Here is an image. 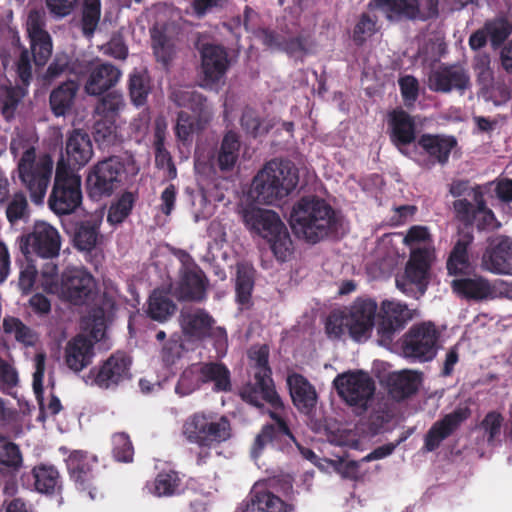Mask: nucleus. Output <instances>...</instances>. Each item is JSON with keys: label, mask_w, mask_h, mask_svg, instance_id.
<instances>
[{"label": "nucleus", "mask_w": 512, "mask_h": 512, "mask_svg": "<svg viewBox=\"0 0 512 512\" xmlns=\"http://www.w3.org/2000/svg\"><path fill=\"white\" fill-rule=\"evenodd\" d=\"M210 382L214 384V391L224 390V366L213 362L193 364L182 372L175 391L180 396H187Z\"/></svg>", "instance_id": "obj_18"}, {"label": "nucleus", "mask_w": 512, "mask_h": 512, "mask_svg": "<svg viewBox=\"0 0 512 512\" xmlns=\"http://www.w3.org/2000/svg\"><path fill=\"white\" fill-rule=\"evenodd\" d=\"M35 489L40 493H54L60 487V476L52 465L40 464L32 469Z\"/></svg>", "instance_id": "obj_45"}, {"label": "nucleus", "mask_w": 512, "mask_h": 512, "mask_svg": "<svg viewBox=\"0 0 512 512\" xmlns=\"http://www.w3.org/2000/svg\"><path fill=\"white\" fill-rule=\"evenodd\" d=\"M97 458L85 451H71L65 458L70 479L80 492H87L89 498H96L97 489L93 487L92 469Z\"/></svg>", "instance_id": "obj_26"}, {"label": "nucleus", "mask_w": 512, "mask_h": 512, "mask_svg": "<svg viewBox=\"0 0 512 512\" xmlns=\"http://www.w3.org/2000/svg\"><path fill=\"white\" fill-rule=\"evenodd\" d=\"M40 280L43 289L48 293L58 295L61 291L62 277L59 278L57 265L54 262L49 261L42 266Z\"/></svg>", "instance_id": "obj_58"}, {"label": "nucleus", "mask_w": 512, "mask_h": 512, "mask_svg": "<svg viewBox=\"0 0 512 512\" xmlns=\"http://www.w3.org/2000/svg\"><path fill=\"white\" fill-rule=\"evenodd\" d=\"M484 27L488 33L491 46L494 49L502 46L512 33V25L503 17L486 21Z\"/></svg>", "instance_id": "obj_51"}, {"label": "nucleus", "mask_w": 512, "mask_h": 512, "mask_svg": "<svg viewBox=\"0 0 512 512\" xmlns=\"http://www.w3.org/2000/svg\"><path fill=\"white\" fill-rule=\"evenodd\" d=\"M418 384L416 372L402 371L391 378L390 392L395 398L404 399L417 392Z\"/></svg>", "instance_id": "obj_48"}, {"label": "nucleus", "mask_w": 512, "mask_h": 512, "mask_svg": "<svg viewBox=\"0 0 512 512\" xmlns=\"http://www.w3.org/2000/svg\"><path fill=\"white\" fill-rule=\"evenodd\" d=\"M349 321V335L356 342L367 341L376 328L378 304L372 298H356L346 310Z\"/></svg>", "instance_id": "obj_19"}, {"label": "nucleus", "mask_w": 512, "mask_h": 512, "mask_svg": "<svg viewBox=\"0 0 512 512\" xmlns=\"http://www.w3.org/2000/svg\"><path fill=\"white\" fill-rule=\"evenodd\" d=\"M416 145L433 163L444 166L452 150L458 146V141L453 135L424 133L418 137Z\"/></svg>", "instance_id": "obj_32"}, {"label": "nucleus", "mask_w": 512, "mask_h": 512, "mask_svg": "<svg viewBox=\"0 0 512 512\" xmlns=\"http://www.w3.org/2000/svg\"><path fill=\"white\" fill-rule=\"evenodd\" d=\"M387 133L390 142L403 155H407V147L417 142L414 118L403 108L398 107L387 115Z\"/></svg>", "instance_id": "obj_25"}, {"label": "nucleus", "mask_w": 512, "mask_h": 512, "mask_svg": "<svg viewBox=\"0 0 512 512\" xmlns=\"http://www.w3.org/2000/svg\"><path fill=\"white\" fill-rule=\"evenodd\" d=\"M113 455L117 461L130 462L134 455V449L129 436L125 433H116L112 437Z\"/></svg>", "instance_id": "obj_61"}, {"label": "nucleus", "mask_w": 512, "mask_h": 512, "mask_svg": "<svg viewBox=\"0 0 512 512\" xmlns=\"http://www.w3.org/2000/svg\"><path fill=\"white\" fill-rule=\"evenodd\" d=\"M101 16L100 0H84L83 3V30L92 34L96 29Z\"/></svg>", "instance_id": "obj_59"}, {"label": "nucleus", "mask_w": 512, "mask_h": 512, "mask_svg": "<svg viewBox=\"0 0 512 512\" xmlns=\"http://www.w3.org/2000/svg\"><path fill=\"white\" fill-rule=\"evenodd\" d=\"M129 94L136 106L144 105L150 92L149 77L145 71H134L129 78Z\"/></svg>", "instance_id": "obj_50"}, {"label": "nucleus", "mask_w": 512, "mask_h": 512, "mask_svg": "<svg viewBox=\"0 0 512 512\" xmlns=\"http://www.w3.org/2000/svg\"><path fill=\"white\" fill-rule=\"evenodd\" d=\"M98 230L94 225L85 223L81 225L75 235L74 242L76 247L82 251H90L97 242Z\"/></svg>", "instance_id": "obj_62"}, {"label": "nucleus", "mask_w": 512, "mask_h": 512, "mask_svg": "<svg viewBox=\"0 0 512 512\" xmlns=\"http://www.w3.org/2000/svg\"><path fill=\"white\" fill-rule=\"evenodd\" d=\"M243 221L251 231L267 240L277 260L284 262L292 254L289 231L276 212L248 207L243 210Z\"/></svg>", "instance_id": "obj_4"}, {"label": "nucleus", "mask_w": 512, "mask_h": 512, "mask_svg": "<svg viewBox=\"0 0 512 512\" xmlns=\"http://www.w3.org/2000/svg\"><path fill=\"white\" fill-rule=\"evenodd\" d=\"M224 77V50L220 45L205 44L201 48V70L199 85L211 91H218Z\"/></svg>", "instance_id": "obj_23"}, {"label": "nucleus", "mask_w": 512, "mask_h": 512, "mask_svg": "<svg viewBox=\"0 0 512 512\" xmlns=\"http://www.w3.org/2000/svg\"><path fill=\"white\" fill-rule=\"evenodd\" d=\"M151 41L157 61L168 64L175 56V44L171 35L170 26L157 23L151 29Z\"/></svg>", "instance_id": "obj_38"}, {"label": "nucleus", "mask_w": 512, "mask_h": 512, "mask_svg": "<svg viewBox=\"0 0 512 512\" xmlns=\"http://www.w3.org/2000/svg\"><path fill=\"white\" fill-rule=\"evenodd\" d=\"M346 330L349 332V321L346 311H332L325 323V331L328 337L339 339Z\"/></svg>", "instance_id": "obj_57"}, {"label": "nucleus", "mask_w": 512, "mask_h": 512, "mask_svg": "<svg viewBox=\"0 0 512 512\" xmlns=\"http://www.w3.org/2000/svg\"><path fill=\"white\" fill-rule=\"evenodd\" d=\"M403 243L411 248L415 245L423 244L422 247H429L432 253L434 252L432 248L433 240L429 228L423 225L411 226L403 239Z\"/></svg>", "instance_id": "obj_60"}, {"label": "nucleus", "mask_w": 512, "mask_h": 512, "mask_svg": "<svg viewBox=\"0 0 512 512\" xmlns=\"http://www.w3.org/2000/svg\"><path fill=\"white\" fill-rule=\"evenodd\" d=\"M289 222L296 237L315 244L336 227L337 219L330 204L318 196L309 195L293 205Z\"/></svg>", "instance_id": "obj_1"}, {"label": "nucleus", "mask_w": 512, "mask_h": 512, "mask_svg": "<svg viewBox=\"0 0 512 512\" xmlns=\"http://www.w3.org/2000/svg\"><path fill=\"white\" fill-rule=\"evenodd\" d=\"M234 512H293V507L263 487H253Z\"/></svg>", "instance_id": "obj_31"}, {"label": "nucleus", "mask_w": 512, "mask_h": 512, "mask_svg": "<svg viewBox=\"0 0 512 512\" xmlns=\"http://www.w3.org/2000/svg\"><path fill=\"white\" fill-rule=\"evenodd\" d=\"M175 310V303L164 290L155 289L150 295L147 313L151 319L164 322L174 314Z\"/></svg>", "instance_id": "obj_44"}, {"label": "nucleus", "mask_w": 512, "mask_h": 512, "mask_svg": "<svg viewBox=\"0 0 512 512\" xmlns=\"http://www.w3.org/2000/svg\"><path fill=\"white\" fill-rule=\"evenodd\" d=\"M482 266L495 274L512 275V242L509 238L502 237L489 245L483 253Z\"/></svg>", "instance_id": "obj_33"}, {"label": "nucleus", "mask_w": 512, "mask_h": 512, "mask_svg": "<svg viewBox=\"0 0 512 512\" xmlns=\"http://www.w3.org/2000/svg\"><path fill=\"white\" fill-rule=\"evenodd\" d=\"M3 330L7 335L14 337L17 342L25 346H34L38 341L37 333L19 318L13 316L4 317Z\"/></svg>", "instance_id": "obj_47"}, {"label": "nucleus", "mask_w": 512, "mask_h": 512, "mask_svg": "<svg viewBox=\"0 0 512 512\" xmlns=\"http://www.w3.org/2000/svg\"><path fill=\"white\" fill-rule=\"evenodd\" d=\"M134 196L130 192L122 194L116 201H114L107 215V221L111 225L122 223L130 214L134 205Z\"/></svg>", "instance_id": "obj_52"}, {"label": "nucleus", "mask_w": 512, "mask_h": 512, "mask_svg": "<svg viewBox=\"0 0 512 512\" xmlns=\"http://www.w3.org/2000/svg\"><path fill=\"white\" fill-rule=\"evenodd\" d=\"M78 84L74 81H67L54 89L50 95V106L55 116H66L72 109Z\"/></svg>", "instance_id": "obj_42"}, {"label": "nucleus", "mask_w": 512, "mask_h": 512, "mask_svg": "<svg viewBox=\"0 0 512 512\" xmlns=\"http://www.w3.org/2000/svg\"><path fill=\"white\" fill-rule=\"evenodd\" d=\"M474 204L466 198L453 202L455 217L466 227L475 225L479 231L494 230L500 227L494 212L488 208L480 185L471 188Z\"/></svg>", "instance_id": "obj_14"}, {"label": "nucleus", "mask_w": 512, "mask_h": 512, "mask_svg": "<svg viewBox=\"0 0 512 512\" xmlns=\"http://www.w3.org/2000/svg\"><path fill=\"white\" fill-rule=\"evenodd\" d=\"M94 288L95 282L91 274L81 268H71L62 274V286L58 296L74 304H81Z\"/></svg>", "instance_id": "obj_29"}, {"label": "nucleus", "mask_w": 512, "mask_h": 512, "mask_svg": "<svg viewBox=\"0 0 512 512\" xmlns=\"http://www.w3.org/2000/svg\"><path fill=\"white\" fill-rule=\"evenodd\" d=\"M377 16H371L363 12L358 17L351 34V39L355 46L362 47L369 38L375 35L379 28L377 26Z\"/></svg>", "instance_id": "obj_49"}, {"label": "nucleus", "mask_w": 512, "mask_h": 512, "mask_svg": "<svg viewBox=\"0 0 512 512\" xmlns=\"http://www.w3.org/2000/svg\"><path fill=\"white\" fill-rule=\"evenodd\" d=\"M22 463L23 458L19 447L8 438L0 435V464L19 469Z\"/></svg>", "instance_id": "obj_55"}, {"label": "nucleus", "mask_w": 512, "mask_h": 512, "mask_svg": "<svg viewBox=\"0 0 512 512\" xmlns=\"http://www.w3.org/2000/svg\"><path fill=\"white\" fill-rule=\"evenodd\" d=\"M60 248L61 237L58 230L45 221H36L32 230L20 240V249L26 257L36 254L52 259L59 255Z\"/></svg>", "instance_id": "obj_16"}, {"label": "nucleus", "mask_w": 512, "mask_h": 512, "mask_svg": "<svg viewBox=\"0 0 512 512\" xmlns=\"http://www.w3.org/2000/svg\"><path fill=\"white\" fill-rule=\"evenodd\" d=\"M7 218L11 223L23 219L28 214V203L24 194L16 193L6 210Z\"/></svg>", "instance_id": "obj_64"}, {"label": "nucleus", "mask_w": 512, "mask_h": 512, "mask_svg": "<svg viewBox=\"0 0 512 512\" xmlns=\"http://www.w3.org/2000/svg\"><path fill=\"white\" fill-rule=\"evenodd\" d=\"M432 250L429 247L411 249L404 274L396 277V286L408 296L419 298L428 287Z\"/></svg>", "instance_id": "obj_13"}, {"label": "nucleus", "mask_w": 512, "mask_h": 512, "mask_svg": "<svg viewBox=\"0 0 512 512\" xmlns=\"http://www.w3.org/2000/svg\"><path fill=\"white\" fill-rule=\"evenodd\" d=\"M468 406H458L451 413L446 414L436 421L428 430L424 438L423 449L433 452L441 443L450 437L471 416Z\"/></svg>", "instance_id": "obj_27"}, {"label": "nucleus", "mask_w": 512, "mask_h": 512, "mask_svg": "<svg viewBox=\"0 0 512 512\" xmlns=\"http://www.w3.org/2000/svg\"><path fill=\"white\" fill-rule=\"evenodd\" d=\"M205 294V282L201 270L183 274L181 277L179 296L187 300H201Z\"/></svg>", "instance_id": "obj_46"}, {"label": "nucleus", "mask_w": 512, "mask_h": 512, "mask_svg": "<svg viewBox=\"0 0 512 512\" xmlns=\"http://www.w3.org/2000/svg\"><path fill=\"white\" fill-rule=\"evenodd\" d=\"M428 86L437 93L456 91L463 95L471 88L470 74L462 64L441 63L430 72Z\"/></svg>", "instance_id": "obj_20"}, {"label": "nucleus", "mask_w": 512, "mask_h": 512, "mask_svg": "<svg viewBox=\"0 0 512 512\" xmlns=\"http://www.w3.org/2000/svg\"><path fill=\"white\" fill-rule=\"evenodd\" d=\"M473 239L474 237L471 233H464L456 241L446 262L449 275H464L470 271L471 264L468 248L472 244Z\"/></svg>", "instance_id": "obj_37"}, {"label": "nucleus", "mask_w": 512, "mask_h": 512, "mask_svg": "<svg viewBox=\"0 0 512 512\" xmlns=\"http://www.w3.org/2000/svg\"><path fill=\"white\" fill-rule=\"evenodd\" d=\"M124 105L122 94L111 92L98 102L95 113L99 117L113 119L123 109Z\"/></svg>", "instance_id": "obj_54"}, {"label": "nucleus", "mask_w": 512, "mask_h": 512, "mask_svg": "<svg viewBox=\"0 0 512 512\" xmlns=\"http://www.w3.org/2000/svg\"><path fill=\"white\" fill-rule=\"evenodd\" d=\"M438 0H370L369 10H381L390 22L428 21L439 16Z\"/></svg>", "instance_id": "obj_8"}, {"label": "nucleus", "mask_w": 512, "mask_h": 512, "mask_svg": "<svg viewBox=\"0 0 512 512\" xmlns=\"http://www.w3.org/2000/svg\"><path fill=\"white\" fill-rule=\"evenodd\" d=\"M451 287L456 294L467 300L481 301L491 298L494 294L490 282L481 276L454 279Z\"/></svg>", "instance_id": "obj_36"}, {"label": "nucleus", "mask_w": 512, "mask_h": 512, "mask_svg": "<svg viewBox=\"0 0 512 512\" xmlns=\"http://www.w3.org/2000/svg\"><path fill=\"white\" fill-rule=\"evenodd\" d=\"M417 316V311L407 304L395 300H383L378 307L376 324L377 343L390 348L396 335Z\"/></svg>", "instance_id": "obj_10"}, {"label": "nucleus", "mask_w": 512, "mask_h": 512, "mask_svg": "<svg viewBox=\"0 0 512 512\" xmlns=\"http://www.w3.org/2000/svg\"><path fill=\"white\" fill-rule=\"evenodd\" d=\"M26 26L34 61L36 65L43 66L52 53L51 38L44 29L45 13L39 10L31 11L28 14Z\"/></svg>", "instance_id": "obj_28"}, {"label": "nucleus", "mask_w": 512, "mask_h": 512, "mask_svg": "<svg viewBox=\"0 0 512 512\" xmlns=\"http://www.w3.org/2000/svg\"><path fill=\"white\" fill-rule=\"evenodd\" d=\"M130 362L122 354L109 357L100 368H93L83 377L84 382L90 386L110 389L118 386L130 377Z\"/></svg>", "instance_id": "obj_22"}, {"label": "nucleus", "mask_w": 512, "mask_h": 512, "mask_svg": "<svg viewBox=\"0 0 512 512\" xmlns=\"http://www.w3.org/2000/svg\"><path fill=\"white\" fill-rule=\"evenodd\" d=\"M287 386L293 404L304 413H309L317 403L315 387L302 374L293 372L287 376Z\"/></svg>", "instance_id": "obj_34"}, {"label": "nucleus", "mask_w": 512, "mask_h": 512, "mask_svg": "<svg viewBox=\"0 0 512 512\" xmlns=\"http://www.w3.org/2000/svg\"><path fill=\"white\" fill-rule=\"evenodd\" d=\"M172 99L178 106L188 108L192 112L181 110L175 127L177 137L187 140L194 131L200 129V120H206L209 116L206 100L201 94L189 88L175 90Z\"/></svg>", "instance_id": "obj_12"}, {"label": "nucleus", "mask_w": 512, "mask_h": 512, "mask_svg": "<svg viewBox=\"0 0 512 512\" xmlns=\"http://www.w3.org/2000/svg\"><path fill=\"white\" fill-rule=\"evenodd\" d=\"M284 409V404L277 408L268 409L266 412L274 423H266L262 426L260 432L256 435L251 447V455L258 458L264 449L282 450L284 446L291 442L297 443V440L290 430L287 421L281 416L280 411Z\"/></svg>", "instance_id": "obj_15"}, {"label": "nucleus", "mask_w": 512, "mask_h": 512, "mask_svg": "<svg viewBox=\"0 0 512 512\" xmlns=\"http://www.w3.org/2000/svg\"><path fill=\"white\" fill-rule=\"evenodd\" d=\"M124 165L117 157L98 162L87 176V188L94 199L110 196L122 182Z\"/></svg>", "instance_id": "obj_17"}, {"label": "nucleus", "mask_w": 512, "mask_h": 512, "mask_svg": "<svg viewBox=\"0 0 512 512\" xmlns=\"http://www.w3.org/2000/svg\"><path fill=\"white\" fill-rule=\"evenodd\" d=\"M94 356L93 343L84 335H78L68 342L65 349V361L67 366L80 372L87 367Z\"/></svg>", "instance_id": "obj_35"}, {"label": "nucleus", "mask_w": 512, "mask_h": 512, "mask_svg": "<svg viewBox=\"0 0 512 512\" xmlns=\"http://www.w3.org/2000/svg\"><path fill=\"white\" fill-rule=\"evenodd\" d=\"M269 347L266 344L253 345L248 350L250 367L253 371V383L246 384L240 390L241 398L250 405L264 410L262 401L272 408L282 406V400L277 393L272 379V369L269 365ZM263 413L265 411H262Z\"/></svg>", "instance_id": "obj_3"}, {"label": "nucleus", "mask_w": 512, "mask_h": 512, "mask_svg": "<svg viewBox=\"0 0 512 512\" xmlns=\"http://www.w3.org/2000/svg\"><path fill=\"white\" fill-rule=\"evenodd\" d=\"M333 386L339 397L351 407L366 411L375 393V382L371 376L361 370L338 374Z\"/></svg>", "instance_id": "obj_11"}, {"label": "nucleus", "mask_w": 512, "mask_h": 512, "mask_svg": "<svg viewBox=\"0 0 512 512\" xmlns=\"http://www.w3.org/2000/svg\"><path fill=\"white\" fill-rule=\"evenodd\" d=\"M297 167L289 160H271L254 176L249 196L257 203L275 205L298 185Z\"/></svg>", "instance_id": "obj_2"}, {"label": "nucleus", "mask_w": 512, "mask_h": 512, "mask_svg": "<svg viewBox=\"0 0 512 512\" xmlns=\"http://www.w3.org/2000/svg\"><path fill=\"white\" fill-rule=\"evenodd\" d=\"M66 154L72 164L84 166L93 155L89 135L80 130H74L67 139Z\"/></svg>", "instance_id": "obj_39"}, {"label": "nucleus", "mask_w": 512, "mask_h": 512, "mask_svg": "<svg viewBox=\"0 0 512 512\" xmlns=\"http://www.w3.org/2000/svg\"><path fill=\"white\" fill-rule=\"evenodd\" d=\"M52 170V158L48 154L37 156L33 147L27 148L18 161V177L36 205L44 203Z\"/></svg>", "instance_id": "obj_6"}, {"label": "nucleus", "mask_w": 512, "mask_h": 512, "mask_svg": "<svg viewBox=\"0 0 512 512\" xmlns=\"http://www.w3.org/2000/svg\"><path fill=\"white\" fill-rule=\"evenodd\" d=\"M19 383L17 370L6 361L0 359V389L9 395L15 394Z\"/></svg>", "instance_id": "obj_63"}, {"label": "nucleus", "mask_w": 512, "mask_h": 512, "mask_svg": "<svg viewBox=\"0 0 512 512\" xmlns=\"http://www.w3.org/2000/svg\"><path fill=\"white\" fill-rule=\"evenodd\" d=\"M258 20L259 14L246 5L243 18H241V16L233 17L229 23H226V29L236 38H239L240 30L243 27L245 31L251 33L253 37L259 40L265 47L279 51L284 36L273 29L258 26Z\"/></svg>", "instance_id": "obj_21"}, {"label": "nucleus", "mask_w": 512, "mask_h": 512, "mask_svg": "<svg viewBox=\"0 0 512 512\" xmlns=\"http://www.w3.org/2000/svg\"><path fill=\"white\" fill-rule=\"evenodd\" d=\"M94 138L103 146H109L117 142L118 131L113 119H98L94 125Z\"/></svg>", "instance_id": "obj_56"}, {"label": "nucleus", "mask_w": 512, "mask_h": 512, "mask_svg": "<svg viewBox=\"0 0 512 512\" xmlns=\"http://www.w3.org/2000/svg\"><path fill=\"white\" fill-rule=\"evenodd\" d=\"M71 70L77 75H81L85 71L88 72L84 90L91 96L102 95L104 92L115 86L121 77V71L109 63H102L90 68H87L81 63H74Z\"/></svg>", "instance_id": "obj_24"}, {"label": "nucleus", "mask_w": 512, "mask_h": 512, "mask_svg": "<svg viewBox=\"0 0 512 512\" xmlns=\"http://www.w3.org/2000/svg\"><path fill=\"white\" fill-rule=\"evenodd\" d=\"M196 171L211 180L215 186H218L217 175L224 171V142L222 143L217 157L205 153L200 148L196 151L195 159Z\"/></svg>", "instance_id": "obj_41"}, {"label": "nucleus", "mask_w": 512, "mask_h": 512, "mask_svg": "<svg viewBox=\"0 0 512 512\" xmlns=\"http://www.w3.org/2000/svg\"><path fill=\"white\" fill-rule=\"evenodd\" d=\"M440 332L431 321L412 325L401 338L402 355L412 361L428 362L438 351Z\"/></svg>", "instance_id": "obj_9"}, {"label": "nucleus", "mask_w": 512, "mask_h": 512, "mask_svg": "<svg viewBox=\"0 0 512 512\" xmlns=\"http://www.w3.org/2000/svg\"><path fill=\"white\" fill-rule=\"evenodd\" d=\"M82 201L81 177L63 160L56 167L48 206L57 215L74 212Z\"/></svg>", "instance_id": "obj_7"}, {"label": "nucleus", "mask_w": 512, "mask_h": 512, "mask_svg": "<svg viewBox=\"0 0 512 512\" xmlns=\"http://www.w3.org/2000/svg\"><path fill=\"white\" fill-rule=\"evenodd\" d=\"M255 283V269L248 263H238L235 279L236 302L241 309L251 306L252 291Z\"/></svg>", "instance_id": "obj_40"}, {"label": "nucleus", "mask_w": 512, "mask_h": 512, "mask_svg": "<svg viewBox=\"0 0 512 512\" xmlns=\"http://www.w3.org/2000/svg\"><path fill=\"white\" fill-rule=\"evenodd\" d=\"M224 415L213 411H200L190 415L183 423L182 435L190 444L197 445L203 460L207 450L217 448L222 442Z\"/></svg>", "instance_id": "obj_5"}, {"label": "nucleus", "mask_w": 512, "mask_h": 512, "mask_svg": "<svg viewBox=\"0 0 512 512\" xmlns=\"http://www.w3.org/2000/svg\"><path fill=\"white\" fill-rule=\"evenodd\" d=\"M179 322L184 336L192 341L212 338L219 330L212 316L201 309L182 310Z\"/></svg>", "instance_id": "obj_30"}, {"label": "nucleus", "mask_w": 512, "mask_h": 512, "mask_svg": "<svg viewBox=\"0 0 512 512\" xmlns=\"http://www.w3.org/2000/svg\"><path fill=\"white\" fill-rule=\"evenodd\" d=\"M146 490L156 497L172 496L183 490L182 479L175 471H163L153 482L146 485Z\"/></svg>", "instance_id": "obj_43"}, {"label": "nucleus", "mask_w": 512, "mask_h": 512, "mask_svg": "<svg viewBox=\"0 0 512 512\" xmlns=\"http://www.w3.org/2000/svg\"><path fill=\"white\" fill-rule=\"evenodd\" d=\"M503 422L504 417L498 411L488 412L480 422V429L483 430L488 445H495L497 441H500Z\"/></svg>", "instance_id": "obj_53"}]
</instances>
